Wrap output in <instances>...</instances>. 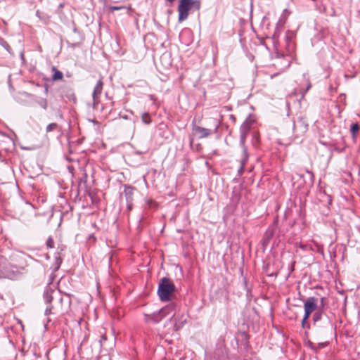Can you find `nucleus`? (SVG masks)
Listing matches in <instances>:
<instances>
[{
  "label": "nucleus",
  "instance_id": "nucleus-34",
  "mask_svg": "<svg viewBox=\"0 0 360 360\" xmlns=\"http://www.w3.org/2000/svg\"><path fill=\"white\" fill-rule=\"evenodd\" d=\"M307 320V319H304V318H303V319H302V327L303 328H305L307 327V325H306ZM307 328H309V325L307 326Z\"/></svg>",
  "mask_w": 360,
  "mask_h": 360
},
{
  "label": "nucleus",
  "instance_id": "nucleus-15",
  "mask_svg": "<svg viewBox=\"0 0 360 360\" xmlns=\"http://www.w3.org/2000/svg\"><path fill=\"white\" fill-rule=\"evenodd\" d=\"M290 14V12L288 9H284L281 15V17L278 21L277 25L280 26H283Z\"/></svg>",
  "mask_w": 360,
  "mask_h": 360
},
{
  "label": "nucleus",
  "instance_id": "nucleus-19",
  "mask_svg": "<svg viewBox=\"0 0 360 360\" xmlns=\"http://www.w3.org/2000/svg\"><path fill=\"white\" fill-rule=\"evenodd\" d=\"M322 316H323V309H321L320 307H319L318 310L314 312V314H313V317H312L313 322H314V325L316 324V323L322 319Z\"/></svg>",
  "mask_w": 360,
  "mask_h": 360
},
{
  "label": "nucleus",
  "instance_id": "nucleus-28",
  "mask_svg": "<svg viewBox=\"0 0 360 360\" xmlns=\"http://www.w3.org/2000/svg\"><path fill=\"white\" fill-rule=\"evenodd\" d=\"M307 173L310 176L311 183L314 184V173L311 171H309V170H307Z\"/></svg>",
  "mask_w": 360,
  "mask_h": 360
},
{
  "label": "nucleus",
  "instance_id": "nucleus-16",
  "mask_svg": "<svg viewBox=\"0 0 360 360\" xmlns=\"http://www.w3.org/2000/svg\"><path fill=\"white\" fill-rule=\"evenodd\" d=\"M243 148V155L240 160V165L245 167L246 163L248 162L249 158V154L248 152V148L245 146H240Z\"/></svg>",
  "mask_w": 360,
  "mask_h": 360
},
{
  "label": "nucleus",
  "instance_id": "nucleus-33",
  "mask_svg": "<svg viewBox=\"0 0 360 360\" xmlns=\"http://www.w3.org/2000/svg\"><path fill=\"white\" fill-rule=\"evenodd\" d=\"M146 202L149 207H152V205L155 203L152 199H147Z\"/></svg>",
  "mask_w": 360,
  "mask_h": 360
},
{
  "label": "nucleus",
  "instance_id": "nucleus-4",
  "mask_svg": "<svg viewBox=\"0 0 360 360\" xmlns=\"http://www.w3.org/2000/svg\"><path fill=\"white\" fill-rule=\"evenodd\" d=\"M255 120L249 115L242 123L240 127V146H245L246 138L250 131L251 127Z\"/></svg>",
  "mask_w": 360,
  "mask_h": 360
},
{
  "label": "nucleus",
  "instance_id": "nucleus-18",
  "mask_svg": "<svg viewBox=\"0 0 360 360\" xmlns=\"http://www.w3.org/2000/svg\"><path fill=\"white\" fill-rule=\"evenodd\" d=\"M63 262V258L60 253H56L55 255V262L53 266V271H56L59 269L61 264Z\"/></svg>",
  "mask_w": 360,
  "mask_h": 360
},
{
  "label": "nucleus",
  "instance_id": "nucleus-39",
  "mask_svg": "<svg viewBox=\"0 0 360 360\" xmlns=\"http://www.w3.org/2000/svg\"><path fill=\"white\" fill-rule=\"evenodd\" d=\"M113 9H115V10H118V9H120V8H118V7H114V8H113Z\"/></svg>",
  "mask_w": 360,
  "mask_h": 360
},
{
  "label": "nucleus",
  "instance_id": "nucleus-12",
  "mask_svg": "<svg viewBox=\"0 0 360 360\" xmlns=\"http://www.w3.org/2000/svg\"><path fill=\"white\" fill-rule=\"evenodd\" d=\"M304 309H307L309 311L313 312L318 307V300L315 297H309L304 302Z\"/></svg>",
  "mask_w": 360,
  "mask_h": 360
},
{
  "label": "nucleus",
  "instance_id": "nucleus-6",
  "mask_svg": "<svg viewBox=\"0 0 360 360\" xmlns=\"http://www.w3.org/2000/svg\"><path fill=\"white\" fill-rule=\"evenodd\" d=\"M55 296V301L52 305L48 306L46 309L45 314H51L54 313H63V298L60 293H56Z\"/></svg>",
  "mask_w": 360,
  "mask_h": 360
},
{
  "label": "nucleus",
  "instance_id": "nucleus-11",
  "mask_svg": "<svg viewBox=\"0 0 360 360\" xmlns=\"http://www.w3.org/2000/svg\"><path fill=\"white\" fill-rule=\"evenodd\" d=\"M56 293H59L56 290L51 289L50 287H46L44 292V300L49 306L51 305L52 301H55V296Z\"/></svg>",
  "mask_w": 360,
  "mask_h": 360
},
{
  "label": "nucleus",
  "instance_id": "nucleus-22",
  "mask_svg": "<svg viewBox=\"0 0 360 360\" xmlns=\"http://www.w3.org/2000/svg\"><path fill=\"white\" fill-rule=\"evenodd\" d=\"M141 120L142 122L146 124H148L151 122L150 115L148 112H144L142 114Z\"/></svg>",
  "mask_w": 360,
  "mask_h": 360
},
{
  "label": "nucleus",
  "instance_id": "nucleus-24",
  "mask_svg": "<svg viewBox=\"0 0 360 360\" xmlns=\"http://www.w3.org/2000/svg\"><path fill=\"white\" fill-rule=\"evenodd\" d=\"M58 128V124L53 122V123H51V124L47 125V127L46 128V131L47 133H49V132H51V131H52L53 130L57 129Z\"/></svg>",
  "mask_w": 360,
  "mask_h": 360
},
{
  "label": "nucleus",
  "instance_id": "nucleus-14",
  "mask_svg": "<svg viewBox=\"0 0 360 360\" xmlns=\"http://www.w3.org/2000/svg\"><path fill=\"white\" fill-rule=\"evenodd\" d=\"M103 87V82L102 78H101L98 82L94 87L92 96L93 99L94 101V103L97 102V99L98 98V96L101 94Z\"/></svg>",
  "mask_w": 360,
  "mask_h": 360
},
{
  "label": "nucleus",
  "instance_id": "nucleus-17",
  "mask_svg": "<svg viewBox=\"0 0 360 360\" xmlns=\"http://www.w3.org/2000/svg\"><path fill=\"white\" fill-rule=\"evenodd\" d=\"M51 71L53 73L52 76L53 81L62 80L63 78V74L61 71L58 70L55 66L51 68Z\"/></svg>",
  "mask_w": 360,
  "mask_h": 360
},
{
  "label": "nucleus",
  "instance_id": "nucleus-36",
  "mask_svg": "<svg viewBox=\"0 0 360 360\" xmlns=\"http://www.w3.org/2000/svg\"><path fill=\"white\" fill-rule=\"evenodd\" d=\"M325 300H326L325 297H322L321 299V307H320L321 309H323V305L325 304Z\"/></svg>",
  "mask_w": 360,
  "mask_h": 360
},
{
  "label": "nucleus",
  "instance_id": "nucleus-26",
  "mask_svg": "<svg viewBox=\"0 0 360 360\" xmlns=\"http://www.w3.org/2000/svg\"><path fill=\"white\" fill-rule=\"evenodd\" d=\"M47 248L52 249L54 248V240L51 236H49L46 242Z\"/></svg>",
  "mask_w": 360,
  "mask_h": 360
},
{
  "label": "nucleus",
  "instance_id": "nucleus-40",
  "mask_svg": "<svg viewBox=\"0 0 360 360\" xmlns=\"http://www.w3.org/2000/svg\"><path fill=\"white\" fill-rule=\"evenodd\" d=\"M71 96H72L74 98L75 97L74 94H72Z\"/></svg>",
  "mask_w": 360,
  "mask_h": 360
},
{
  "label": "nucleus",
  "instance_id": "nucleus-37",
  "mask_svg": "<svg viewBox=\"0 0 360 360\" xmlns=\"http://www.w3.org/2000/svg\"><path fill=\"white\" fill-rule=\"evenodd\" d=\"M106 339H107V338H106V336H105V335H102V336H101V340H100V342L102 344V341H103V340H106Z\"/></svg>",
  "mask_w": 360,
  "mask_h": 360
},
{
  "label": "nucleus",
  "instance_id": "nucleus-27",
  "mask_svg": "<svg viewBox=\"0 0 360 360\" xmlns=\"http://www.w3.org/2000/svg\"><path fill=\"white\" fill-rule=\"evenodd\" d=\"M38 103H39V105L42 108H44V110H46V109H47V107H48V103H47L46 99H45V98H42V99H41L40 101H38Z\"/></svg>",
  "mask_w": 360,
  "mask_h": 360
},
{
  "label": "nucleus",
  "instance_id": "nucleus-20",
  "mask_svg": "<svg viewBox=\"0 0 360 360\" xmlns=\"http://www.w3.org/2000/svg\"><path fill=\"white\" fill-rule=\"evenodd\" d=\"M359 129V125L358 123H354L351 126L350 132L352 136V139L354 141H356V134Z\"/></svg>",
  "mask_w": 360,
  "mask_h": 360
},
{
  "label": "nucleus",
  "instance_id": "nucleus-10",
  "mask_svg": "<svg viewBox=\"0 0 360 360\" xmlns=\"http://www.w3.org/2000/svg\"><path fill=\"white\" fill-rule=\"evenodd\" d=\"M214 357L216 360H228V350L226 346L220 344L214 351Z\"/></svg>",
  "mask_w": 360,
  "mask_h": 360
},
{
  "label": "nucleus",
  "instance_id": "nucleus-29",
  "mask_svg": "<svg viewBox=\"0 0 360 360\" xmlns=\"http://www.w3.org/2000/svg\"><path fill=\"white\" fill-rule=\"evenodd\" d=\"M311 313V311H309L307 309H304V316L303 318L305 319H308Z\"/></svg>",
  "mask_w": 360,
  "mask_h": 360
},
{
  "label": "nucleus",
  "instance_id": "nucleus-7",
  "mask_svg": "<svg viewBox=\"0 0 360 360\" xmlns=\"http://www.w3.org/2000/svg\"><path fill=\"white\" fill-rule=\"evenodd\" d=\"M308 127L309 124L306 120L302 117H300L293 123V132L296 136H302L307 131Z\"/></svg>",
  "mask_w": 360,
  "mask_h": 360
},
{
  "label": "nucleus",
  "instance_id": "nucleus-32",
  "mask_svg": "<svg viewBox=\"0 0 360 360\" xmlns=\"http://www.w3.org/2000/svg\"><path fill=\"white\" fill-rule=\"evenodd\" d=\"M144 316H145V321L146 322L148 323V322L152 321V320H151V314H145Z\"/></svg>",
  "mask_w": 360,
  "mask_h": 360
},
{
  "label": "nucleus",
  "instance_id": "nucleus-35",
  "mask_svg": "<svg viewBox=\"0 0 360 360\" xmlns=\"http://www.w3.org/2000/svg\"><path fill=\"white\" fill-rule=\"evenodd\" d=\"M54 272L55 271H53V273L50 276L49 283H51L54 279V277H55Z\"/></svg>",
  "mask_w": 360,
  "mask_h": 360
},
{
  "label": "nucleus",
  "instance_id": "nucleus-1",
  "mask_svg": "<svg viewBox=\"0 0 360 360\" xmlns=\"http://www.w3.org/2000/svg\"><path fill=\"white\" fill-rule=\"evenodd\" d=\"M176 290L174 284L169 278L164 277L159 282L158 295L162 302L171 300L172 294Z\"/></svg>",
  "mask_w": 360,
  "mask_h": 360
},
{
  "label": "nucleus",
  "instance_id": "nucleus-9",
  "mask_svg": "<svg viewBox=\"0 0 360 360\" xmlns=\"http://www.w3.org/2000/svg\"><path fill=\"white\" fill-rule=\"evenodd\" d=\"M299 248L304 251H312L318 252L322 255H324L323 247L322 245L317 242L312 240L311 244H302L299 245Z\"/></svg>",
  "mask_w": 360,
  "mask_h": 360
},
{
  "label": "nucleus",
  "instance_id": "nucleus-2",
  "mask_svg": "<svg viewBox=\"0 0 360 360\" xmlns=\"http://www.w3.org/2000/svg\"><path fill=\"white\" fill-rule=\"evenodd\" d=\"M16 271V266L11 264L4 256L0 255V274L4 277L11 278Z\"/></svg>",
  "mask_w": 360,
  "mask_h": 360
},
{
  "label": "nucleus",
  "instance_id": "nucleus-31",
  "mask_svg": "<svg viewBox=\"0 0 360 360\" xmlns=\"http://www.w3.org/2000/svg\"><path fill=\"white\" fill-rule=\"evenodd\" d=\"M127 207L128 210H131L133 208V201L127 202Z\"/></svg>",
  "mask_w": 360,
  "mask_h": 360
},
{
  "label": "nucleus",
  "instance_id": "nucleus-21",
  "mask_svg": "<svg viewBox=\"0 0 360 360\" xmlns=\"http://www.w3.org/2000/svg\"><path fill=\"white\" fill-rule=\"evenodd\" d=\"M181 321L179 323L177 322L176 319L174 320V328L175 330H179L186 322V318L184 315L181 316Z\"/></svg>",
  "mask_w": 360,
  "mask_h": 360
},
{
  "label": "nucleus",
  "instance_id": "nucleus-30",
  "mask_svg": "<svg viewBox=\"0 0 360 360\" xmlns=\"http://www.w3.org/2000/svg\"><path fill=\"white\" fill-rule=\"evenodd\" d=\"M244 171H245V167H243V165H240L238 169V176H241L243 174Z\"/></svg>",
  "mask_w": 360,
  "mask_h": 360
},
{
  "label": "nucleus",
  "instance_id": "nucleus-25",
  "mask_svg": "<svg viewBox=\"0 0 360 360\" xmlns=\"http://www.w3.org/2000/svg\"><path fill=\"white\" fill-rule=\"evenodd\" d=\"M191 8H194L195 10L200 8V1L199 0H191Z\"/></svg>",
  "mask_w": 360,
  "mask_h": 360
},
{
  "label": "nucleus",
  "instance_id": "nucleus-23",
  "mask_svg": "<svg viewBox=\"0 0 360 360\" xmlns=\"http://www.w3.org/2000/svg\"><path fill=\"white\" fill-rule=\"evenodd\" d=\"M311 83L310 82V81L309 79H307L306 88L300 89V94H302V98L304 96V95L307 94V92L311 89Z\"/></svg>",
  "mask_w": 360,
  "mask_h": 360
},
{
  "label": "nucleus",
  "instance_id": "nucleus-3",
  "mask_svg": "<svg viewBox=\"0 0 360 360\" xmlns=\"http://www.w3.org/2000/svg\"><path fill=\"white\" fill-rule=\"evenodd\" d=\"M220 125L221 122L218 120H214V130H211L210 129L196 126L195 122H193V131L198 135V139H205L210 136L212 134L217 133Z\"/></svg>",
  "mask_w": 360,
  "mask_h": 360
},
{
  "label": "nucleus",
  "instance_id": "nucleus-13",
  "mask_svg": "<svg viewBox=\"0 0 360 360\" xmlns=\"http://www.w3.org/2000/svg\"><path fill=\"white\" fill-rule=\"evenodd\" d=\"M124 195L127 202L134 201V194L136 188L131 186L125 184L124 186Z\"/></svg>",
  "mask_w": 360,
  "mask_h": 360
},
{
  "label": "nucleus",
  "instance_id": "nucleus-5",
  "mask_svg": "<svg viewBox=\"0 0 360 360\" xmlns=\"http://www.w3.org/2000/svg\"><path fill=\"white\" fill-rule=\"evenodd\" d=\"M175 304H169L151 314L152 322L157 323L174 311Z\"/></svg>",
  "mask_w": 360,
  "mask_h": 360
},
{
  "label": "nucleus",
  "instance_id": "nucleus-8",
  "mask_svg": "<svg viewBox=\"0 0 360 360\" xmlns=\"http://www.w3.org/2000/svg\"><path fill=\"white\" fill-rule=\"evenodd\" d=\"M191 8V0H181L178 6L179 22L185 20L188 16V11Z\"/></svg>",
  "mask_w": 360,
  "mask_h": 360
},
{
  "label": "nucleus",
  "instance_id": "nucleus-38",
  "mask_svg": "<svg viewBox=\"0 0 360 360\" xmlns=\"http://www.w3.org/2000/svg\"><path fill=\"white\" fill-rule=\"evenodd\" d=\"M90 122H93L94 124H98V122L95 120H89Z\"/></svg>",
  "mask_w": 360,
  "mask_h": 360
}]
</instances>
